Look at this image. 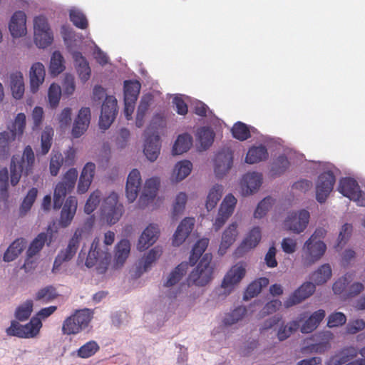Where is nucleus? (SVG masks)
<instances>
[{
  "label": "nucleus",
  "mask_w": 365,
  "mask_h": 365,
  "mask_svg": "<svg viewBox=\"0 0 365 365\" xmlns=\"http://www.w3.org/2000/svg\"><path fill=\"white\" fill-rule=\"evenodd\" d=\"M78 178V171L76 168H70L58 182L53 193V208L58 210L62 207L58 225L65 228L69 226L76 215L78 201L76 197L70 196L63 201L67 193L71 192L75 187Z\"/></svg>",
  "instance_id": "nucleus-1"
},
{
  "label": "nucleus",
  "mask_w": 365,
  "mask_h": 365,
  "mask_svg": "<svg viewBox=\"0 0 365 365\" xmlns=\"http://www.w3.org/2000/svg\"><path fill=\"white\" fill-rule=\"evenodd\" d=\"M34 163L35 155L30 145L24 148L21 156L14 155L10 165L11 184L13 186L16 185L23 174L27 176L31 173Z\"/></svg>",
  "instance_id": "nucleus-2"
},
{
  "label": "nucleus",
  "mask_w": 365,
  "mask_h": 365,
  "mask_svg": "<svg viewBox=\"0 0 365 365\" xmlns=\"http://www.w3.org/2000/svg\"><path fill=\"white\" fill-rule=\"evenodd\" d=\"M165 121L162 118H155L145 131V140L143 152L151 162L156 160L160 151L158 126L163 127Z\"/></svg>",
  "instance_id": "nucleus-3"
},
{
  "label": "nucleus",
  "mask_w": 365,
  "mask_h": 365,
  "mask_svg": "<svg viewBox=\"0 0 365 365\" xmlns=\"http://www.w3.org/2000/svg\"><path fill=\"white\" fill-rule=\"evenodd\" d=\"M212 256L210 253L205 254L195 269L189 274L187 283L189 285L205 286L213 277L214 268L211 265Z\"/></svg>",
  "instance_id": "nucleus-4"
},
{
  "label": "nucleus",
  "mask_w": 365,
  "mask_h": 365,
  "mask_svg": "<svg viewBox=\"0 0 365 365\" xmlns=\"http://www.w3.org/2000/svg\"><path fill=\"white\" fill-rule=\"evenodd\" d=\"M93 318V312L88 309L76 310L63 322L62 332L66 335H74L86 329Z\"/></svg>",
  "instance_id": "nucleus-5"
},
{
  "label": "nucleus",
  "mask_w": 365,
  "mask_h": 365,
  "mask_svg": "<svg viewBox=\"0 0 365 365\" xmlns=\"http://www.w3.org/2000/svg\"><path fill=\"white\" fill-rule=\"evenodd\" d=\"M100 240L96 237L91 246L85 264L87 267L96 266L99 274L104 273L109 264L110 255L107 251H101L99 248Z\"/></svg>",
  "instance_id": "nucleus-6"
},
{
  "label": "nucleus",
  "mask_w": 365,
  "mask_h": 365,
  "mask_svg": "<svg viewBox=\"0 0 365 365\" xmlns=\"http://www.w3.org/2000/svg\"><path fill=\"white\" fill-rule=\"evenodd\" d=\"M101 212L103 219L110 225H114L120 220L123 212V207L118 203V197L115 192H111L104 199Z\"/></svg>",
  "instance_id": "nucleus-7"
},
{
  "label": "nucleus",
  "mask_w": 365,
  "mask_h": 365,
  "mask_svg": "<svg viewBox=\"0 0 365 365\" xmlns=\"http://www.w3.org/2000/svg\"><path fill=\"white\" fill-rule=\"evenodd\" d=\"M338 190L344 196L356 202L359 206L365 207V192L360 190L357 181L351 178H344L339 181Z\"/></svg>",
  "instance_id": "nucleus-8"
},
{
  "label": "nucleus",
  "mask_w": 365,
  "mask_h": 365,
  "mask_svg": "<svg viewBox=\"0 0 365 365\" xmlns=\"http://www.w3.org/2000/svg\"><path fill=\"white\" fill-rule=\"evenodd\" d=\"M82 233V229H76L67 247L61 250L56 256L53 262V272L58 270L63 262L70 260L75 255L79 246Z\"/></svg>",
  "instance_id": "nucleus-9"
},
{
  "label": "nucleus",
  "mask_w": 365,
  "mask_h": 365,
  "mask_svg": "<svg viewBox=\"0 0 365 365\" xmlns=\"http://www.w3.org/2000/svg\"><path fill=\"white\" fill-rule=\"evenodd\" d=\"M245 274V265L242 262L233 265L225 275L221 284V288L225 289V294H229L241 282Z\"/></svg>",
  "instance_id": "nucleus-10"
},
{
  "label": "nucleus",
  "mask_w": 365,
  "mask_h": 365,
  "mask_svg": "<svg viewBox=\"0 0 365 365\" xmlns=\"http://www.w3.org/2000/svg\"><path fill=\"white\" fill-rule=\"evenodd\" d=\"M117 100L113 96H106L101 106L99 126L108 129L115 120L118 113Z\"/></svg>",
  "instance_id": "nucleus-11"
},
{
  "label": "nucleus",
  "mask_w": 365,
  "mask_h": 365,
  "mask_svg": "<svg viewBox=\"0 0 365 365\" xmlns=\"http://www.w3.org/2000/svg\"><path fill=\"white\" fill-rule=\"evenodd\" d=\"M309 217V212L305 210L290 213L284 222V227L287 230L299 234L306 229Z\"/></svg>",
  "instance_id": "nucleus-12"
},
{
  "label": "nucleus",
  "mask_w": 365,
  "mask_h": 365,
  "mask_svg": "<svg viewBox=\"0 0 365 365\" xmlns=\"http://www.w3.org/2000/svg\"><path fill=\"white\" fill-rule=\"evenodd\" d=\"M336 178L332 172L322 173L319 177L316 187V197L319 202L326 201L329 193L333 190Z\"/></svg>",
  "instance_id": "nucleus-13"
},
{
  "label": "nucleus",
  "mask_w": 365,
  "mask_h": 365,
  "mask_svg": "<svg viewBox=\"0 0 365 365\" xmlns=\"http://www.w3.org/2000/svg\"><path fill=\"white\" fill-rule=\"evenodd\" d=\"M236 203L237 199L232 194L226 195L224 198L213 224V227L216 231L219 230L232 215Z\"/></svg>",
  "instance_id": "nucleus-14"
},
{
  "label": "nucleus",
  "mask_w": 365,
  "mask_h": 365,
  "mask_svg": "<svg viewBox=\"0 0 365 365\" xmlns=\"http://www.w3.org/2000/svg\"><path fill=\"white\" fill-rule=\"evenodd\" d=\"M315 289L316 287L314 283L309 282L303 283L284 301V307L289 308L300 304L312 296Z\"/></svg>",
  "instance_id": "nucleus-15"
},
{
  "label": "nucleus",
  "mask_w": 365,
  "mask_h": 365,
  "mask_svg": "<svg viewBox=\"0 0 365 365\" xmlns=\"http://www.w3.org/2000/svg\"><path fill=\"white\" fill-rule=\"evenodd\" d=\"M233 154L230 148L219 151L215 158V173L217 178L223 177L232 168Z\"/></svg>",
  "instance_id": "nucleus-16"
},
{
  "label": "nucleus",
  "mask_w": 365,
  "mask_h": 365,
  "mask_svg": "<svg viewBox=\"0 0 365 365\" xmlns=\"http://www.w3.org/2000/svg\"><path fill=\"white\" fill-rule=\"evenodd\" d=\"M327 249L322 240L313 241L307 240L304 247L305 260L307 264H312L319 259Z\"/></svg>",
  "instance_id": "nucleus-17"
},
{
  "label": "nucleus",
  "mask_w": 365,
  "mask_h": 365,
  "mask_svg": "<svg viewBox=\"0 0 365 365\" xmlns=\"http://www.w3.org/2000/svg\"><path fill=\"white\" fill-rule=\"evenodd\" d=\"M91 120V110L89 108H82L76 118L71 135L73 138L81 137L87 130Z\"/></svg>",
  "instance_id": "nucleus-18"
},
{
  "label": "nucleus",
  "mask_w": 365,
  "mask_h": 365,
  "mask_svg": "<svg viewBox=\"0 0 365 365\" xmlns=\"http://www.w3.org/2000/svg\"><path fill=\"white\" fill-rule=\"evenodd\" d=\"M141 185L140 173L137 169H133L129 173L125 186L126 197L129 202H133L138 197Z\"/></svg>",
  "instance_id": "nucleus-19"
},
{
  "label": "nucleus",
  "mask_w": 365,
  "mask_h": 365,
  "mask_svg": "<svg viewBox=\"0 0 365 365\" xmlns=\"http://www.w3.org/2000/svg\"><path fill=\"white\" fill-rule=\"evenodd\" d=\"M160 233L158 225L150 224L143 232L139 237L137 248L140 251H144L153 245L158 238Z\"/></svg>",
  "instance_id": "nucleus-20"
},
{
  "label": "nucleus",
  "mask_w": 365,
  "mask_h": 365,
  "mask_svg": "<svg viewBox=\"0 0 365 365\" xmlns=\"http://www.w3.org/2000/svg\"><path fill=\"white\" fill-rule=\"evenodd\" d=\"M306 313L307 317L302 320L304 322L299 327L302 334H309L314 331L326 317V312L322 309L314 312L309 317L308 313Z\"/></svg>",
  "instance_id": "nucleus-21"
},
{
  "label": "nucleus",
  "mask_w": 365,
  "mask_h": 365,
  "mask_svg": "<svg viewBox=\"0 0 365 365\" xmlns=\"http://www.w3.org/2000/svg\"><path fill=\"white\" fill-rule=\"evenodd\" d=\"M262 183V175L253 172L245 174L242 180L241 186L243 195H250L257 191Z\"/></svg>",
  "instance_id": "nucleus-22"
},
{
  "label": "nucleus",
  "mask_w": 365,
  "mask_h": 365,
  "mask_svg": "<svg viewBox=\"0 0 365 365\" xmlns=\"http://www.w3.org/2000/svg\"><path fill=\"white\" fill-rule=\"evenodd\" d=\"M159 185L160 180L158 178H151L145 181L143 192L138 200L140 207H145L155 197Z\"/></svg>",
  "instance_id": "nucleus-23"
},
{
  "label": "nucleus",
  "mask_w": 365,
  "mask_h": 365,
  "mask_svg": "<svg viewBox=\"0 0 365 365\" xmlns=\"http://www.w3.org/2000/svg\"><path fill=\"white\" fill-rule=\"evenodd\" d=\"M26 16L22 11H16L11 16L9 29L11 34L14 38H18L26 34Z\"/></svg>",
  "instance_id": "nucleus-24"
},
{
  "label": "nucleus",
  "mask_w": 365,
  "mask_h": 365,
  "mask_svg": "<svg viewBox=\"0 0 365 365\" xmlns=\"http://www.w3.org/2000/svg\"><path fill=\"white\" fill-rule=\"evenodd\" d=\"M194 225L195 219L193 217L183 219L173 235V245L174 246L182 245L192 232Z\"/></svg>",
  "instance_id": "nucleus-25"
},
{
  "label": "nucleus",
  "mask_w": 365,
  "mask_h": 365,
  "mask_svg": "<svg viewBox=\"0 0 365 365\" xmlns=\"http://www.w3.org/2000/svg\"><path fill=\"white\" fill-rule=\"evenodd\" d=\"M96 171V165L93 163H87L81 173L77 187L78 192L83 194L86 192L93 181Z\"/></svg>",
  "instance_id": "nucleus-26"
},
{
  "label": "nucleus",
  "mask_w": 365,
  "mask_h": 365,
  "mask_svg": "<svg viewBox=\"0 0 365 365\" xmlns=\"http://www.w3.org/2000/svg\"><path fill=\"white\" fill-rule=\"evenodd\" d=\"M307 317V313H301L296 319L292 320L287 324H282L277 332V336L281 341L288 339L293 333L297 331L302 320Z\"/></svg>",
  "instance_id": "nucleus-27"
},
{
  "label": "nucleus",
  "mask_w": 365,
  "mask_h": 365,
  "mask_svg": "<svg viewBox=\"0 0 365 365\" xmlns=\"http://www.w3.org/2000/svg\"><path fill=\"white\" fill-rule=\"evenodd\" d=\"M47 237L46 233L41 232L30 244L26 252L28 258L23 265V268L25 269L26 272H29V269L31 268L33 262L30 261V258L36 255L43 248L45 242L47 241Z\"/></svg>",
  "instance_id": "nucleus-28"
},
{
  "label": "nucleus",
  "mask_w": 365,
  "mask_h": 365,
  "mask_svg": "<svg viewBox=\"0 0 365 365\" xmlns=\"http://www.w3.org/2000/svg\"><path fill=\"white\" fill-rule=\"evenodd\" d=\"M45 75V68L41 63L37 62L31 66L29 78L31 91L33 93H36L38 90L39 86L43 83Z\"/></svg>",
  "instance_id": "nucleus-29"
},
{
  "label": "nucleus",
  "mask_w": 365,
  "mask_h": 365,
  "mask_svg": "<svg viewBox=\"0 0 365 365\" xmlns=\"http://www.w3.org/2000/svg\"><path fill=\"white\" fill-rule=\"evenodd\" d=\"M73 61L79 78L83 82L87 81L91 76V68L86 58L79 51H74L72 53Z\"/></svg>",
  "instance_id": "nucleus-30"
},
{
  "label": "nucleus",
  "mask_w": 365,
  "mask_h": 365,
  "mask_svg": "<svg viewBox=\"0 0 365 365\" xmlns=\"http://www.w3.org/2000/svg\"><path fill=\"white\" fill-rule=\"evenodd\" d=\"M10 87L12 96L16 99H21L24 93V82L23 75L20 71H16L10 75Z\"/></svg>",
  "instance_id": "nucleus-31"
},
{
  "label": "nucleus",
  "mask_w": 365,
  "mask_h": 365,
  "mask_svg": "<svg viewBox=\"0 0 365 365\" xmlns=\"http://www.w3.org/2000/svg\"><path fill=\"white\" fill-rule=\"evenodd\" d=\"M269 154L264 145L252 146L247 153L245 162L249 164L257 163L268 158Z\"/></svg>",
  "instance_id": "nucleus-32"
},
{
  "label": "nucleus",
  "mask_w": 365,
  "mask_h": 365,
  "mask_svg": "<svg viewBox=\"0 0 365 365\" xmlns=\"http://www.w3.org/2000/svg\"><path fill=\"white\" fill-rule=\"evenodd\" d=\"M130 250V244L128 240H120L115 247V267L119 268L125 263Z\"/></svg>",
  "instance_id": "nucleus-33"
},
{
  "label": "nucleus",
  "mask_w": 365,
  "mask_h": 365,
  "mask_svg": "<svg viewBox=\"0 0 365 365\" xmlns=\"http://www.w3.org/2000/svg\"><path fill=\"white\" fill-rule=\"evenodd\" d=\"M141 85L138 81H124V102L135 103L140 93Z\"/></svg>",
  "instance_id": "nucleus-34"
},
{
  "label": "nucleus",
  "mask_w": 365,
  "mask_h": 365,
  "mask_svg": "<svg viewBox=\"0 0 365 365\" xmlns=\"http://www.w3.org/2000/svg\"><path fill=\"white\" fill-rule=\"evenodd\" d=\"M26 242L24 238L14 240L8 247L4 255V261L9 262L14 261L24 250Z\"/></svg>",
  "instance_id": "nucleus-35"
},
{
  "label": "nucleus",
  "mask_w": 365,
  "mask_h": 365,
  "mask_svg": "<svg viewBox=\"0 0 365 365\" xmlns=\"http://www.w3.org/2000/svg\"><path fill=\"white\" fill-rule=\"evenodd\" d=\"M192 144V138L190 135L183 133L179 135L173 147V155H180L187 152Z\"/></svg>",
  "instance_id": "nucleus-36"
},
{
  "label": "nucleus",
  "mask_w": 365,
  "mask_h": 365,
  "mask_svg": "<svg viewBox=\"0 0 365 365\" xmlns=\"http://www.w3.org/2000/svg\"><path fill=\"white\" fill-rule=\"evenodd\" d=\"M53 136V130L46 127L41 135V148L36 150L37 155H46L50 150Z\"/></svg>",
  "instance_id": "nucleus-37"
},
{
  "label": "nucleus",
  "mask_w": 365,
  "mask_h": 365,
  "mask_svg": "<svg viewBox=\"0 0 365 365\" xmlns=\"http://www.w3.org/2000/svg\"><path fill=\"white\" fill-rule=\"evenodd\" d=\"M269 284V279L267 277H260L250 283L244 295L245 299H251L257 296L263 287Z\"/></svg>",
  "instance_id": "nucleus-38"
},
{
  "label": "nucleus",
  "mask_w": 365,
  "mask_h": 365,
  "mask_svg": "<svg viewBox=\"0 0 365 365\" xmlns=\"http://www.w3.org/2000/svg\"><path fill=\"white\" fill-rule=\"evenodd\" d=\"M42 327L41 319L37 317H33L30 322L25 325H22L24 331L23 338L29 339L35 337Z\"/></svg>",
  "instance_id": "nucleus-39"
},
{
  "label": "nucleus",
  "mask_w": 365,
  "mask_h": 365,
  "mask_svg": "<svg viewBox=\"0 0 365 365\" xmlns=\"http://www.w3.org/2000/svg\"><path fill=\"white\" fill-rule=\"evenodd\" d=\"M192 168V164L190 161L186 160L180 161L175 166L173 177L176 182L181 181L190 175Z\"/></svg>",
  "instance_id": "nucleus-40"
},
{
  "label": "nucleus",
  "mask_w": 365,
  "mask_h": 365,
  "mask_svg": "<svg viewBox=\"0 0 365 365\" xmlns=\"http://www.w3.org/2000/svg\"><path fill=\"white\" fill-rule=\"evenodd\" d=\"M188 268L187 262H182L178 264L170 274L168 280L165 282L164 286L169 287L176 284L182 277L185 274Z\"/></svg>",
  "instance_id": "nucleus-41"
},
{
  "label": "nucleus",
  "mask_w": 365,
  "mask_h": 365,
  "mask_svg": "<svg viewBox=\"0 0 365 365\" xmlns=\"http://www.w3.org/2000/svg\"><path fill=\"white\" fill-rule=\"evenodd\" d=\"M289 167L288 158L284 155L278 156L272 163L270 174L272 177L282 175Z\"/></svg>",
  "instance_id": "nucleus-42"
},
{
  "label": "nucleus",
  "mask_w": 365,
  "mask_h": 365,
  "mask_svg": "<svg viewBox=\"0 0 365 365\" xmlns=\"http://www.w3.org/2000/svg\"><path fill=\"white\" fill-rule=\"evenodd\" d=\"M331 277V269L329 264L322 265L312 274V281L317 285L327 282Z\"/></svg>",
  "instance_id": "nucleus-43"
},
{
  "label": "nucleus",
  "mask_w": 365,
  "mask_h": 365,
  "mask_svg": "<svg viewBox=\"0 0 365 365\" xmlns=\"http://www.w3.org/2000/svg\"><path fill=\"white\" fill-rule=\"evenodd\" d=\"M209 243L207 238H202L199 240L193 246L192 252L189 257V263L191 266L195 265L203 252L205 251Z\"/></svg>",
  "instance_id": "nucleus-44"
},
{
  "label": "nucleus",
  "mask_w": 365,
  "mask_h": 365,
  "mask_svg": "<svg viewBox=\"0 0 365 365\" xmlns=\"http://www.w3.org/2000/svg\"><path fill=\"white\" fill-rule=\"evenodd\" d=\"M49 69L52 76H57L65 69L64 58L61 53L56 51L51 56Z\"/></svg>",
  "instance_id": "nucleus-45"
},
{
  "label": "nucleus",
  "mask_w": 365,
  "mask_h": 365,
  "mask_svg": "<svg viewBox=\"0 0 365 365\" xmlns=\"http://www.w3.org/2000/svg\"><path fill=\"white\" fill-rule=\"evenodd\" d=\"M261 237L259 227H254L250 231L246 238L243 240L241 248L247 250L255 247L260 242Z\"/></svg>",
  "instance_id": "nucleus-46"
},
{
  "label": "nucleus",
  "mask_w": 365,
  "mask_h": 365,
  "mask_svg": "<svg viewBox=\"0 0 365 365\" xmlns=\"http://www.w3.org/2000/svg\"><path fill=\"white\" fill-rule=\"evenodd\" d=\"M223 187L222 185H215L210 190L206 200V208L211 210L217 205L222 197Z\"/></svg>",
  "instance_id": "nucleus-47"
},
{
  "label": "nucleus",
  "mask_w": 365,
  "mask_h": 365,
  "mask_svg": "<svg viewBox=\"0 0 365 365\" xmlns=\"http://www.w3.org/2000/svg\"><path fill=\"white\" fill-rule=\"evenodd\" d=\"M359 352L353 346L345 347L333 358V361H334L335 365H341L356 357Z\"/></svg>",
  "instance_id": "nucleus-48"
},
{
  "label": "nucleus",
  "mask_w": 365,
  "mask_h": 365,
  "mask_svg": "<svg viewBox=\"0 0 365 365\" xmlns=\"http://www.w3.org/2000/svg\"><path fill=\"white\" fill-rule=\"evenodd\" d=\"M198 140L202 150H207L213 143L215 133L210 128H201L198 132Z\"/></svg>",
  "instance_id": "nucleus-49"
},
{
  "label": "nucleus",
  "mask_w": 365,
  "mask_h": 365,
  "mask_svg": "<svg viewBox=\"0 0 365 365\" xmlns=\"http://www.w3.org/2000/svg\"><path fill=\"white\" fill-rule=\"evenodd\" d=\"M26 123V115L24 113H19L16 115L11 125L9 127V131L15 134L16 138H21L24 134Z\"/></svg>",
  "instance_id": "nucleus-50"
},
{
  "label": "nucleus",
  "mask_w": 365,
  "mask_h": 365,
  "mask_svg": "<svg viewBox=\"0 0 365 365\" xmlns=\"http://www.w3.org/2000/svg\"><path fill=\"white\" fill-rule=\"evenodd\" d=\"M237 225L236 223H232L224 231L222 237L220 249H227L235 241V238L237 235Z\"/></svg>",
  "instance_id": "nucleus-51"
},
{
  "label": "nucleus",
  "mask_w": 365,
  "mask_h": 365,
  "mask_svg": "<svg viewBox=\"0 0 365 365\" xmlns=\"http://www.w3.org/2000/svg\"><path fill=\"white\" fill-rule=\"evenodd\" d=\"M16 137L15 134L5 130L0 133V155L1 157L7 156L9 153L10 144L14 141Z\"/></svg>",
  "instance_id": "nucleus-52"
},
{
  "label": "nucleus",
  "mask_w": 365,
  "mask_h": 365,
  "mask_svg": "<svg viewBox=\"0 0 365 365\" xmlns=\"http://www.w3.org/2000/svg\"><path fill=\"white\" fill-rule=\"evenodd\" d=\"M231 131L232 136L240 141L246 140L251 136L248 126L245 123L240 121H238L234 124Z\"/></svg>",
  "instance_id": "nucleus-53"
},
{
  "label": "nucleus",
  "mask_w": 365,
  "mask_h": 365,
  "mask_svg": "<svg viewBox=\"0 0 365 365\" xmlns=\"http://www.w3.org/2000/svg\"><path fill=\"white\" fill-rule=\"evenodd\" d=\"M100 349L96 341L91 340L81 346L77 351V355L82 359H87L93 356Z\"/></svg>",
  "instance_id": "nucleus-54"
},
{
  "label": "nucleus",
  "mask_w": 365,
  "mask_h": 365,
  "mask_svg": "<svg viewBox=\"0 0 365 365\" xmlns=\"http://www.w3.org/2000/svg\"><path fill=\"white\" fill-rule=\"evenodd\" d=\"M354 279L353 274L347 273L342 277L336 280L332 287V289L336 294L346 293L349 284Z\"/></svg>",
  "instance_id": "nucleus-55"
},
{
  "label": "nucleus",
  "mask_w": 365,
  "mask_h": 365,
  "mask_svg": "<svg viewBox=\"0 0 365 365\" xmlns=\"http://www.w3.org/2000/svg\"><path fill=\"white\" fill-rule=\"evenodd\" d=\"M34 303L31 299L19 305L15 311V317L21 322L27 320L33 311Z\"/></svg>",
  "instance_id": "nucleus-56"
},
{
  "label": "nucleus",
  "mask_w": 365,
  "mask_h": 365,
  "mask_svg": "<svg viewBox=\"0 0 365 365\" xmlns=\"http://www.w3.org/2000/svg\"><path fill=\"white\" fill-rule=\"evenodd\" d=\"M58 296L56 288L53 286H47L38 290L35 296V300L49 302Z\"/></svg>",
  "instance_id": "nucleus-57"
},
{
  "label": "nucleus",
  "mask_w": 365,
  "mask_h": 365,
  "mask_svg": "<svg viewBox=\"0 0 365 365\" xmlns=\"http://www.w3.org/2000/svg\"><path fill=\"white\" fill-rule=\"evenodd\" d=\"M37 195L38 190L36 187H32L28 191L20 207V212L21 215H25L31 210L36 199Z\"/></svg>",
  "instance_id": "nucleus-58"
},
{
  "label": "nucleus",
  "mask_w": 365,
  "mask_h": 365,
  "mask_svg": "<svg viewBox=\"0 0 365 365\" xmlns=\"http://www.w3.org/2000/svg\"><path fill=\"white\" fill-rule=\"evenodd\" d=\"M246 312L247 310L245 307H238L231 313L225 317L223 322L225 325H232L242 319V317L246 314Z\"/></svg>",
  "instance_id": "nucleus-59"
},
{
  "label": "nucleus",
  "mask_w": 365,
  "mask_h": 365,
  "mask_svg": "<svg viewBox=\"0 0 365 365\" xmlns=\"http://www.w3.org/2000/svg\"><path fill=\"white\" fill-rule=\"evenodd\" d=\"M70 19L74 26L81 29H86L88 27L87 19L86 16L79 10H71Z\"/></svg>",
  "instance_id": "nucleus-60"
},
{
  "label": "nucleus",
  "mask_w": 365,
  "mask_h": 365,
  "mask_svg": "<svg viewBox=\"0 0 365 365\" xmlns=\"http://www.w3.org/2000/svg\"><path fill=\"white\" fill-rule=\"evenodd\" d=\"M63 163V158L61 153L53 151L49 164L51 175L56 176Z\"/></svg>",
  "instance_id": "nucleus-61"
},
{
  "label": "nucleus",
  "mask_w": 365,
  "mask_h": 365,
  "mask_svg": "<svg viewBox=\"0 0 365 365\" xmlns=\"http://www.w3.org/2000/svg\"><path fill=\"white\" fill-rule=\"evenodd\" d=\"M163 250L159 247H155L151 249L145 257L143 262V271L146 272L162 255Z\"/></svg>",
  "instance_id": "nucleus-62"
},
{
  "label": "nucleus",
  "mask_w": 365,
  "mask_h": 365,
  "mask_svg": "<svg viewBox=\"0 0 365 365\" xmlns=\"http://www.w3.org/2000/svg\"><path fill=\"white\" fill-rule=\"evenodd\" d=\"M101 196V193L99 190H96L91 194L84 207L86 213L91 214L96 210L100 203Z\"/></svg>",
  "instance_id": "nucleus-63"
},
{
  "label": "nucleus",
  "mask_w": 365,
  "mask_h": 365,
  "mask_svg": "<svg viewBox=\"0 0 365 365\" xmlns=\"http://www.w3.org/2000/svg\"><path fill=\"white\" fill-rule=\"evenodd\" d=\"M61 89L60 86L56 83H52L48 92V101L51 107H56L61 98Z\"/></svg>",
  "instance_id": "nucleus-64"
}]
</instances>
